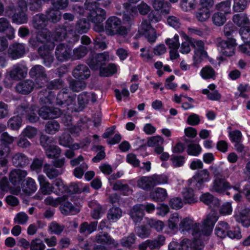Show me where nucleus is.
Instances as JSON below:
<instances>
[{"mask_svg": "<svg viewBox=\"0 0 250 250\" xmlns=\"http://www.w3.org/2000/svg\"><path fill=\"white\" fill-rule=\"evenodd\" d=\"M213 22L217 26H221L226 21V18L224 14L221 12L215 13L212 17Z\"/></svg>", "mask_w": 250, "mask_h": 250, "instance_id": "nucleus-57", "label": "nucleus"}, {"mask_svg": "<svg viewBox=\"0 0 250 250\" xmlns=\"http://www.w3.org/2000/svg\"><path fill=\"white\" fill-rule=\"evenodd\" d=\"M95 242L98 244L112 245L117 247L119 243L113 239L107 233L98 234L95 236Z\"/></svg>", "mask_w": 250, "mask_h": 250, "instance_id": "nucleus-25", "label": "nucleus"}, {"mask_svg": "<svg viewBox=\"0 0 250 250\" xmlns=\"http://www.w3.org/2000/svg\"><path fill=\"white\" fill-rule=\"evenodd\" d=\"M43 171L50 179H53L62 173V169H57L54 166L45 164L43 166Z\"/></svg>", "mask_w": 250, "mask_h": 250, "instance_id": "nucleus-28", "label": "nucleus"}, {"mask_svg": "<svg viewBox=\"0 0 250 250\" xmlns=\"http://www.w3.org/2000/svg\"><path fill=\"white\" fill-rule=\"evenodd\" d=\"M38 181L40 184V190L43 195L50 194L53 192L54 188L53 184L50 183L43 175L38 176Z\"/></svg>", "mask_w": 250, "mask_h": 250, "instance_id": "nucleus-24", "label": "nucleus"}, {"mask_svg": "<svg viewBox=\"0 0 250 250\" xmlns=\"http://www.w3.org/2000/svg\"><path fill=\"white\" fill-rule=\"evenodd\" d=\"M60 125L55 120L48 121L45 126V131L47 133L54 134L60 129Z\"/></svg>", "mask_w": 250, "mask_h": 250, "instance_id": "nucleus-44", "label": "nucleus"}, {"mask_svg": "<svg viewBox=\"0 0 250 250\" xmlns=\"http://www.w3.org/2000/svg\"><path fill=\"white\" fill-rule=\"evenodd\" d=\"M21 123L22 119L21 117L16 116L9 120L8 125L12 129L18 130L21 125Z\"/></svg>", "mask_w": 250, "mask_h": 250, "instance_id": "nucleus-54", "label": "nucleus"}, {"mask_svg": "<svg viewBox=\"0 0 250 250\" xmlns=\"http://www.w3.org/2000/svg\"><path fill=\"white\" fill-rule=\"evenodd\" d=\"M97 224V221L91 222L90 223L84 222L80 226L79 232L81 234L88 235L96 230Z\"/></svg>", "mask_w": 250, "mask_h": 250, "instance_id": "nucleus-30", "label": "nucleus"}, {"mask_svg": "<svg viewBox=\"0 0 250 250\" xmlns=\"http://www.w3.org/2000/svg\"><path fill=\"white\" fill-rule=\"evenodd\" d=\"M122 215L121 209L118 207L111 208L107 213L108 220L112 222H115L121 218Z\"/></svg>", "mask_w": 250, "mask_h": 250, "instance_id": "nucleus-42", "label": "nucleus"}, {"mask_svg": "<svg viewBox=\"0 0 250 250\" xmlns=\"http://www.w3.org/2000/svg\"><path fill=\"white\" fill-rule=\"evenodd\" d=\"M217 46L222 54L226 57H231L235 54L236 41L232 38L227 40H218Z\"/></svg>", "mask_w": 250, "mask_h": 250, "instance_id": "nucleus-8", "label": "nucleus"}, {"mask_svg": "<svg viewBox=\"0 0 250 250\" xmlns=\"http://www.w3.org/2000/svg\"><path fill=\"white\" fill-rule=\"evenodd\" d=\"M189 42L190 45L193 48L199 51L202 55L206 54V52L204 50V43L203 41L189 38Z\"/></svg>", "mask_w": 250, "mask_h": 250, "instance_id": "nucleus-56", "label": "nucleus"}, {"mask_svg": "<svg viewBox=\"0 0 250 250\" xmlns=\"http://www.w3.org/2000/svg\"><path fill=\"white\" fill-rule=\"evenodd\" d=\"M46 18L48 21H50L52 22L56 23L60 21L61 19V12L54 8H49L46 12Z\"/></svg>", "mask_w": 250, "mask_h": 250, "instance_id": "nucleus-36", "label": "nucleus"}, {"mask_svg": "<svg viewBox=\"0 0 250 250\" xmlns=\"http://www.w3.org/2000/svg\"><path fill=\"white\" fill-rule=\"evenodd\" d=\"M137 15V8L136 6H128L126 8V13L123 15V21L125 22L131 21L134 17Z\"/></svg>", "mask_w": 250, "mask_h": 250, "instance_id": "nucleus-48", "label": "nucleus"}, {"mask_svg": "<svg viewBox=\"0 0 250 250\" xmlns=\"http://www.w3.org/2000/svg\"><path fill=\"white\" fill-rule=\"evenodd\" d=\"M197 20L201 22L207 20L210 17V11L208 9H204L201 7L195 14Z\"/></svg>", "mask_w": 250, "mask_h": 250, "instance_id": "nucleus-52", "label": "nucleus"}, {"mask_svg": "<svg viewBox=\"0 0 250 250\" xmlns=\"http://www.w3.org/2000/svg\"><path fill=\"white\" fill-rule=\"evenodd\" d=\"M129 214L135 224L140 223L144 216V212L141 204L134 206L130 209Z\"/></svg>", "mask_w": 250, "mask_h": 250, "instance_id": "nucleus-26", "label": "nucleus"}, {"mask_svg": "<svg viewBox=\"0 0 250 250\" xmlns=\"http://www.w3.org/2000/svg\"><path fill=\"white\" fill-rule=\"evenodd\" d=\"M138 32L147 38L149 42H154L156 39L155 30L151 27L148 21L144 20L142 21L139 28Z\"/></svg>", "mask_w": 250, "mask_h": 250, "instance_id": "nucleus-9", "label": "nucleus"}, {"mask_svg": "<svg viewBox=\"0 0 250 250\" xmlns=\"http://www.w3.org/2000/svg\"><path fill=\"white\" fill-rule=\"evenodd\" d=\"M25 170L20 169H14L10 173L9 180L14 186L19 185L21 182L27 176Z\"/></svg>", "mask_w": 250, "mask_h": 250, "instance_id": "nucleus-21", "label": "nucleus"}, {"mask_svg": "<svg viewBox=\"0 0 250 250\" xmlns=\"http://www.w3.org/2000/svg\"><path fill=\"white\" fill-rule=\"evenodd\" d=\"M72 75L76 79L83 80L90 76V71L86 65L79 64L74 68Z\"/></svg>", "mask_w": 250, "mask_h": 250, "instance_id": "nucleus-18", "label": "nucleus"}, {"mask_svg": "<svg viewBox=\"0 0 250 250\" xmlns=\"http://www.w3.org/2000/svg\"><path fill=\"white\" fill-rule=\"evenodd\" d=\"M88 53V49L86 47L80 45L75 48L73 50L72 59L73 60H79L84 57Z\"/></svg>", "mask_w": 250, "mask_h": 250, "instance_id": "nucleus-43", "label": "nucleus"}, {"mask_svg": "<svg viewBox=\"0 0 250 250\" xmlns=\"http://www.w3.org/2000/svg\"><path fill=\"white\" fill-rule=\"evenodd\" d=\"M28 72L27 67L21 63L14 64L5 74V78L18 81L25 78Z\"/></svg>", "mask_w": 250, "mask_h": 250, "instance_id": "nucleus-7", "label": "nucleus"}, {"mask_svg": "<svg viewBox=\"0 0 250 250\" xmlns=\"http://www.w3.org/2000/svg\"><path fill=\"white\" fill-rule=\"evenodd\" d=\"M165 237L160 235L154 240H147L139 245V250H146L147 248L150 250L159 249L165 242Z\"/></svg>", "mask_w": 250, "mask_h": 250, "instance_id": "nucleus-12", "label": "nucleus"}, {"mask_svg": "<svg viewBox=\"0 0 250 250\" xmlns=\"http://www.w3.org/2000/svg\"><path fill=\"white\" fill-rule=\"evenodd\" d=\"M231 0H226L217 3L215 7L217 10L223 12L224 14H227L231 13Z\"/></svg>", "mask_w": 250, "mask_h": 250, "instance_id": "nucleus-47", "label": "nucleus"}, {"mask_svg": "<svg viewBox=\"0 0 250 250\" xmlns=\"http://www.w3.org/2000/svg\"><path fill=\"white\" fill-rule=\"evenodd\" d=\"M168 177L165 175L153 174L142 176L137 181L139 188L147 191H151L154 187L167 183Z\"/></svg>", "mask_w": 250, "mask_h": 250, "instance_id": "nucleus-3", "label": "nucleus"}, {"mask_svg": "<svg viewBox=\"0 0 250 250\" xmlns=\"http://www.w3.org/2000/svg\"><path fill=\"white\" fill-rule=\"evenodd\" d=\"M90 28L89 23L85 19H81L78 21L74 28H72L68 31L75 30L79 34L86 33Z\"/></svg>", "mask_w": 250, "mask_h": 250, "instance_id": "nucleus-33", "label": "nucleus"}, {"mask_svg": "<svg viewBox=\"0 0 250 250\" xmlns=\"http://www.w3.org/2000/svg\"><path fill=\"white\" fill-rule=\"evenodd\" d=\"M69 88L74 92H78L84 89L86 86L84 81H80L76 80H71L69 83Z\"/></svg>", "mask_w": 250, "mask_h": 250, "instance_id": "nucleus-45", "label": "nucleus"}, {"mask_svg": "<svg viewBox=\"0 0 250 250\" xmlns=\"http://www.w3.org/2000/svg\"><path fill=\"white\" fill-rule=\"evenodd\" d=\"M200 74L204 79H215L216 77V72L213 68L207 65L201 70Z\"/></svg>", "mask_w": 250, "mask_h": 250, "instance_id": "nucleus-41", "label": "nucleus"}, {"mask_svg": "<svg viewBox=\"0 0 250 250\" xmlns=\"http://www.w3.org/2000/svg\"><path fill=\"white\" fill-rule=\"evenodd\" d=\"M84 6L89 12L87 13L89 21L94 24L101 23L106 17L105 10L99 6V3L93 0H86Z\"/></svg>", "mask_w": 250, "mask_h": 250, "instance_id": "nucleus-4", "label": "nucleus"}, {"mask_svg": "<svg viewBox=\"0 0 250 250\" xmlns=\"http://www.w3.org/2000/svg\"><path fill=\"white\" fill-rule=\"evenodd\" d=\"M6 32V37L9 40L15 38V29L9 21L5 18H0V33Z\"/></svg>", "mask_w": 250, "mask_h": 250, "instance_id": "nucleus-20", "label": "nucleus"}, {"mask_svg": "<svg viewBox=\"0 0 250 250\" xmlns=\"http://www.w3.org/2000/svg\"><path fill=\"white\" fill-rule=\"evenodd\" d=\"M30 250H44L45 245L40 239H34L30 243Z\"/></svg>", "mask_w": 250, "mask_h": 250, "instance_id": "nucleus-62", "label": "nucleus"}, {"mask_svg": "<svg viewBox=\"0 0 250 250\" xmlns=\"http://www.w3.org/2000/svg\"><path fill=\"white\" fill-rule=\"evenodd\" d=\"M217 219L213 214H208L202 225L189 217L182 219L179 224L180 231L184 235L192 237L193 240L183 239L180 242L181 250H203L204 241L208 239Z\"/></svg>", "mask_w": 250, "mask_h": 250, "instance_id": "nucleus-1", "label": "nucleus"}, {"mask_svg": "<svg viewBox=\"0 0 250 250\" xmlns=\"http://www.w3.org/2000/svg\"><path fill=\"white\" fill-rule=\"evenodd\" d=\"M231 188L230 184L224 177L214 178L211 185L210 190L219 194H223L225 191Z\"/></svg>", "mask_w": 250, "mask_h": 250, "instance_id": "nucleus-13", "label": "nucleus"}, {"mask_svg": "<svg viewBox=\"0 0 250 250\" xmlns=\"http://www.w3.org/2000/svg\"><path fill=\"white\" fill-rule=\"evenodd\" d=\"M239 33L246 43L250 42V27L246 26L240 28Z\"/></svg>", "mask_w": 250, "mask_h": 250, "instance_id": "nucleus-64", "label": "nucleus"}, {"mask_svg": "<svg viewBox=\"0 0 250 250\" xmlns=\"http://www.w3.org/2000/svg\"><path fill=\"white\" fill-rule=\"evenodd\" d=\"M48 23V20L46 18V16L43 14L36 15L33 17L32 21L33 27L37 30L44 29Z\"/></svg>", "mask_w": 250, "mask_h": 250, "instance_id": "nucleus-29", "label": "nucleus"}, {"mask_svg": "<svg viewBox=\"0 0 250 250\" xmlns=\"http://www.w3.org/2000/svg\"><path fill=\"white\" fill-rule=\"evenodd\" d=\"M42 30L39 32L35 38H31L29 40V42L33 47H36L40 43L45 44L49 42L50 37V32L46 29H42Z\"/></svg>", "mask_w": 250, "mask_h": 250, "instance_id": "nucleus-19", "label": "nucleus"}, {"mask_svg": "<svg viewBox=\"0 0 250 250\" xmlns=\"http://www.w3.org/2000/svg\"><path fill=\"white\" fill-rule=\"evenodd\" d=\"M135 234L131 233L128 236L123 237L121 240V244L123 247L129 248L135 243Z\"/></svg>", "mask_w": 250, "mask_h": 250, "instance_id": "nucleus-58", "label": "nucleus"}, {"mask_svg": "<svg viewBox=\"0 0 250 250\" xmlns=\"http://www.w3.org/2000/svg\"><path fill=\"white\" fill-rule=\"evenodd\" d=\"M121 24V20L119 18L116 16L109 17L105 22L106 34L109 36L126 35L128 33V30L125 27L122 26Z\"/></svg>", "mask_w": 250, "mask_h": 250, "instance_id": "nucleus-5", "label": "nucleus"}, {"mask_svg": "<svg viewBox=\"0 0 250 250\" xmlns=\"http://www.w3.org/2000/svg\"><path fill=\"white\" fill-rule=\"evenodd\" d=\"M164 143L163 138L160 136H156L150 138L147 141V146L150 147L161 146Z\"/></svg>", "mask_w": 250, "mask_h": 250, "instance_id": "nucleus-63", "label": "nucleus"}, {"mask_svg": "<svg viewBox=\"0 0 250 250\" xmlns=\"http://www.w3.org/2000/svg\"><path fill=\"white\" fill-rule=\"evenodd\" d=\"M25 54V45L23 43H14L11 44L8 54L12 59L16 60L21 58Z\"/></svg>", "mask_w": 250, "mask_h": 250, "instance_id": "nucleus-15", "label": "nucleus"}, {"mask_svg": "<svg viewBox=\"0 0 250 250\" xmlns=\"http://www.w3.org/2000/svg\"><path fill=\"white\" fill-rule=\"evenodd\" d=\"M35 86L34 82L30 79L22 81L16 86V90L19 93L26 95L30 93Z\"/></svg>", "mask_w": 250, "mask_h": 250, "instance_id": "nucleus-17", "label": "nucleus"}, {"mask_svg": "<svg viewBox=\"0 0 250 250\" xmlns=\"http://www.w3.org/2000/svg\"><path fill=\"white\" fill-rule=\"evenodd\" d=\"M37 112H38L39 116L44 120L56 118L61 114V110L59 108L45 106L42 107Z\"/></svg>", "mask_w": 250, "mask_h": 250, "instance_id": "nucleus-16", "label": "nucleus"}, {"mask_svg": "<svg viewBox=\"0 0 250 250\" xmlns=\"http://www.w3.org/2000/svg\"><path fill=\"white\" fill-rule=\"evenodd\" d=\"M55 55L58 61H67L72 58L71 48L67 44L60 43L56 48Z\"/></svg>", "mask_w": 250, "mask_h": 250, "instance_id": "nucleus-11", "label": "nucleus"}, {"mask_svg": "<svg viewBox=\"0 0 250 250\" xmlns=\"http://www.w3.org/2000/svg\"><path fill=\"white\" fill-rule=\"evenodd\" d=\"M167 192L165 189L157 188L150 194V197L154 201L162 202L167 197Z\"/></svg>", "mask_w": 250, "mask_h": 250, "instance_id": "nucleus-32", "label": "nucleus"}, {"mask_svg": "<svg viewBox=\"0 0 250 250\" xmlns=\"http://www.w3.org/2000/svg\"><path fill=\"white\" fill-rule=\"evenodd\" d=\"M13 22L18 24L26 23L28 21L27 16L25 12L15 10V13L12 16Z\"/></svg>", "mask_w": 250, "mask_h": 250, "instance_id": "nucleus-37", "label": "nucleus"}, {"mask_svg": "<svg viewBox=\"0 0 250 250\" xmlns=\"http://www.w3.org/2000/svg\"><path fill=\"white\" fill-rule=\"evenodd\" d=\"M89 207L93 208V211L91 212V216L93 219H99L104 212L102 207L96 201L90 202Z\"/></svg>", "mask_w": 250, "mask_h": 250, "instance_id": "nucleus-34", "label": "nucleus"}, {"mask_svg": "<svg viewBox=\"0 0 250 250\" xmlns=\"http://www.w3.org/2000/svg\"><path fill=\"white\" fill-rule=\"evenodd\" d=\"M64 229V226L55 221H53L49 224L48 230L52 234H60Z\"/></svg>", "mask_w": 250, "mask_h": 250, "instance_id": "nucleus-50", "label": "nucleus"}, {"mask_svg": "<svg viewBox=\"0 0 250 250\" xmlns=\"http://www.w3.org/2000/svg\"><path fill=\"white\" fill-rule=\"evenodd\" d=\"M201 201L210 207H218L220 205V201L210 193H204L200 197Z\"/></svg>", "mask_w": 250, "mask_h": 250, "instance_id": "nucleus-31", "label": "nucleus"}, {"mask_svg": "<svg viewBox=\"0 0 250 250\" xmlns=\"http://www.w3.org/2000/svg\"><path fill=\"white\" fill-rule=\"evenodd\" d=\"M11 161L13 165L16 167H24L30 163L28 157L21 152L14 154L11 158Z\"/></svg>", "mask_w": 250, "mask_h": 250, "instance_id": "nucleus-22", "label": "nucleus"}, {"mask_svg": "<svg viewBox=\"0 0 250 250\" xmlns=\"http://www.w3.org/2000/svg\"><path fill=\"white\" fill-rule=\"evenodd\" d=\"M247 4V0H233V9L234 12H242L245 9Z\"/></svg>", "mask_w": 250, "mask_h": 250, "instance_id": "nucleus-61", "label": "nucleus"}, {"mask_svg": "<svg viewBox=\"0 0 250 250\" xmlns=\"http://www.w3.org/2000/svg\"><path fill=\"white\" fill-rule=\"evenodd\" d=\"M66 199V195H63L62 197H58L56 199H54L51 196H48L44 200V203L46 205H49L54 207H56L60 205L61 203L65 201Z\"/></svg>", "mask_w": 250, "mask_h": 250, "instance_id": "nucleus-49", "label": "nucleus"}, {"mask_svg": "<svg viewBox=\"0 0 250 250\" xmlns=\"http://www.w3.org/2000/svg\"><path fill=\"white\" fill-rule=\"evenodd\" d=\"M88 93L86 92H82L78 96V103L79 105V108L81 110L83 109L88 104Z\"/></svg>", "mask_w": 250, "mask_h": 250, "instance_id": "nucleus-55", "label": "nucleus"}, {"mask_svg": "<svg viewBox=\"0 0 250 250\" xmlns=\"http://www.w3.org/2000/svg\"><path fill=\"white\" fill-rule=\"evenodd\" d=\"M29 75L35 78L36 83L40 84L47 82V75L45 68L41 65H35L29 71Z\"/></svg>", "mask_w": 250, "mask_h": 250, "instance_id": "nucleus-10", "label": "nucleus"}, {"mask_svg": "<svg viewBox=\"0 0 250 250\" xmlns=\"http://www.w3.org/2000/svg\"><path fill=\"white\" fill-rule=\"evenodd\" d=\"M68 200V196H67V199L61 203L60 210L61 212L64 215H74L80 212V209L74 206L71 203L67 200Z\"/></svg>", "mask_w": 250, "mask_h": 250, "instance_id": "nucleus-27", "label": "nucleus"}, {"mask_svg": "<svg viewBox=\"0 0 250 250\" xmlns=\"http://www.w3.org/2000/svg\"><path fill=\"white\" fill-rule=\"evenodd\" d=\"M236 220L241 223L244 227L250 226V209L245 208L241 209L238 214L235 215Z\"/></svg>", "mask_w": 250, "mask_h": 250, "instance_id": "nucleus-23", "label": "nucleus"}, {"mask_svg": "<svg viewBox=\"0 0 250 250\" xmlns=\"http://www.w3.org/2000/svg\"><path fill=\"white\" fill-rule=\"evenodd\" d=\"M210 180L209 173L206 169L197 172L188 181V186L192 189L199 190L202 188L205 183Z\"/></svg>", "mask_w": 250, "mask_h": 250, "instance_id": "nucleus-6", "label": "nucleus"}, {"mask_svg": "<svg viewBox=\"0 0 250 250\" xmlns=\"http://www.w3.org/2000/svg\"><path fill=\"white\" fill-rule=\"evenodd\" d=\"M118 66L114 63H110L106 67H100V74L101 76L108 77L116 73Z\"/></svg>", "mask_w": 250, "mask_h": 250, "instance_id": "nucleus-39", "label": "nucleus"}, {"mask_svg": "<svg viewBox=\"0 0 250 250\" xmlns=\"http://www.w3.org/2000/svg\"><path fill=\"white\" fill-rule=\"evenodd\" d=\"M31 107H29L28 105L26 103H22L17 108V116L20 117H25L26 118L29 112L30 111Z\"/></svg>", "mask_w": 250, "mask_h": 250, "instance_id": "nucleus-59", "label": "nucleus"}, {"mask_svg": "<svg viewBox=\"0 0 250 250\" xmlns=\"http://www.w3.org/2000/svg\"><path fill=\"white\" fill-rule=\"evenodd\" d=\"M76 97V94L69 93L68 89L63 88L59 91L56 96L50 92H48L47 97H41L40 100L45 104L69 106L75 104Z\"/></svg>", "mask_w": 250, "mask_h": 250, "instance_id": "nucleus-2", "label": "nucleus"}, {"mask_svg": "<svg viewBox=\"0 0 250 250\" xmlns=\"http://www.w3.org/2000/svg\"><path fill=\"white\" fill-rule=\"evenodd\" d=\"M54 139L52 137H48L44 134L41 135L40 137L41 145L46 150V148L53 146L52 144L54 142Z\"/></svg>", "mask_w": 250, "mask_h": 250, "instance_id": "nucleus-60", "label": "nucleus"}, {"mask_svg": "<svg viewBox=\"0 0 250 250\" xmlns=\"http://www.w3.org/2000/svg\"><path fill=\"white\" fill-rule=\"evenodd\" d=\"M229 229V224L225 222H220L215 228V234L220 238L225 237Z\"/></svg>", "mask_w": 250, "mask_h": 250, "instance_id": "nucleus-35", "label": "nucleus"}, {"mask_svg": "<svg viewBox=\"0 0 250 250\" xmlns=\"http://www.w3.org/2000/svg\"><path fill=\"white\" fill-rule=\"evenodd\" d=\"M49 43L48 45L44 44L40 46L38 50L39 54L43 59V63L46 66H49L54 60V57L50 52V50L54 47V45L52 42Z\"/></svg>", "mask_w": 250, "mask_h": 250, "instance_id": "nucleus-14", "label": "nucleus"}, {"mask_svg": "<svg viewBox=\"0 0 250 250\" xmlns=\"http://www.w3.org/2000/svg\"><path fill=\"white\" fill-rule=\"evenodd\" d=\"M37 189L36 182L31 178H27L26 182V186L22 187L23 191L26 195H29L34 193Z\"/></svg>", "mask_w": 250, "mask_h": 250, "instance_id": "nucleus-38", "label": "nucleus"}, {"mask_svg": "<svg viewBox=\"0 0 250 250\" xmlns=\"http://www.w3.org/2000/svg\"><path fill=\"white\" fill-rule=\"evenodd\" d=\"M183 195L185 202L187 203L192 204L197 202V199L195 197L193 189L190 188L185 189L183 192Z\"/></svg>", "mask_w": 250, "mask_h": 250, "instance_id": "nucleus-46", "label": "nucleus"}, {"mask_svg": "<svg viewBox=\"0 0 250 250\" xmlns=\"http://www.w3.org/2000/svg\"><path fill=\"white\" fill-rule=\"evenodd\" d=\"M105 37L101 34L97 35L94 40V44L95 48L104 50L106 48L107 45L105 42Z\"/></svg>", "mask_w": 250, "mask_h": 250, "instance_id": "nucleus-53", "label": "nucleus"}, {"mask_svg": "<svg viewBox=\"0 0 250 250\" xmlns=\"http://www.w3.org/2000/svg\"><path fill=\"white\" fill-rule=\"evenodd\" d=\"M45 150L46 156L49 158H58L61 151L60 148L55 145L47 147Z\"/></svg>", "mask_w": 250, "mask_h": 250, "instance_id": "nucleus-51", "label": "nucleus"}, {"mask_svg": "<svg viewBox=\"0 0 250 250\" xmlns=\"http://www.w3.org/2000/svg\"><path fill=\"white\" fill-rule=\"evenodd\" d=\"M234 23L239 27H242L249 24V20L245 14H235L232 18Z\"/></svg>", "mask_w": 250, "mask_h": 250, "instance_id": "nucleus-40", "label": "nucleus"}]
</instances>
